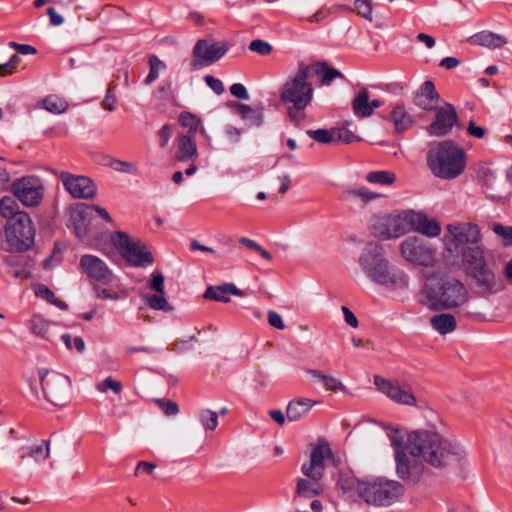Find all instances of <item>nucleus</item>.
Listing matches in <instances>:
<instances>
[{
    "label": "nucleus",
    "mask_w": 512,
    "mask_h": 512,
    "mask_svg": "<svg viewBox=\"0 0 512 512\" xmlns=\"http://www.w3.org/2000/svg\"><path fill=\"white\" fill-rule=\"evenodd\" d=\"M457 123L458 114L455 107L445 103L444 106L436 109L435 120L427 127V131L432 136H445Z\"/></svg>",
    "instance_id": "obj_16"
},
{
    "label": "nucleus",
    "mask_w": 512,
    "mask_h": 512,
    "mask_svg": "<svg viewBox=\"0 0 512 512\" xmlns=\"http://www.w3.org/2000/svg\"><path fill=\"white\" fill-rule=\"evenodd\" d=\"M204 81L217 95H221L224 92V85L221 80L211 75H206Z\"/></svg>",
    "instance_id": "obj_55"
},
{
    "label": "nucleus",
    "mask_w": 512,
    "mask_h": 512,
    "mask_svg": "<svg viewBox=\"0 0 512 512\" xmlns=\"http://www.w3.org/2000/svg\"><path fill=\"white\" fill-rule=\"evenodd\" d=\"M447 230L449 236L445 238V247L451 254H459L468 247L467 244H476L481 237L478 225L473 223L449 224Z\"/></svg>",
    "instance_id": "obj_10"
},
{
    "label": "nucleus",
    "mask_w": 512,
    "mask_h": 512,
    "mask_svg": "<svg viewBox=\"0 0 512 512\" xmlns=\"http://www.w3.org/2000/svg\"><path fill=\"white\" fill-rule=\"evenodd\" d=\"M414 104L422 110H434L439 102V94L432 81H425L414 94Z\"/></svg>",
    "instance_id": "obj_22"
},
{
    "label": "nucleus",
    "mask_w": 512,
    "mask_h": 512,
    "mask_svg": "<svg viewBox=\"0 0 512 512\" xmlns=\"http://www.w3.org/2000/svg\"><path fill=\"white\" fill-rule=\"evenodd\" d=\"M341 310L343 312L345 322L349 326H351L353 328H357L359 323H358V320H357L356 316L354 315V313L346 306H342Z\"/></svg>",
    "instance_id": "obj_64"
},
{
    "label": "nucleus",
    "mask_w": 512,
    "mask_h": 512,
    "mask_svg": "<svg viewBox=\"0 0 512 512\" xmlns=\"http://www.w3.org/2000/svg\"><path fill=\"white\" fill-rule=\"evenodd\" d=\"M148 306L154 310L161 311H172V307L169 305L167 300L163 297V294L157 295H149L145 297Z\"/></svg>",
    "instance_id": "obj_46"
},
{
    "label": "nucleus",
    "mask_w": 512,
    "mask_h": 512,
    "mask_svg": "<svg viewBox=\"0 0 512 512\" xmlns=\"http://www.w3.org/2000/svg\"><path fill=\"white\" fill-rule=\"evenodd\" d=\"M374 384L380 392L386 394L391 400L397 403L405 405L415 404L414 395L410 391L403 389L398 383L391 382L376 375L374 376Z\"/></svg>",
    "instance_id": "obj_18"
},
{
    "label": "nucleus",
    "mask_w": 512,
    "mask_h": 512,
    "mask_svg": "<svg viewBox=\"0 0 512 512\" xmlns=\"http://www.w3.org/2000/svg\"><path fill=\"white\" fill-rule=\"evenodd\" d=\"M192 135L179 134L177 136V149L175 159L178 161H188L195 159L198 155L196 143Z\"/></svg>",
    "instance_id": "obj_25"
},
{
    "label": "nucleus",
    "mask_w": 512,
    "mask_h": 512,
    "mask_svg": "<svg viewBox=\"0 0 512 512\" xmlns=\"http://www.w3.org/2000/svg\"><path fill=\"white\" fill-rule=\"evenodd\" d=\"M335 141H339L345 144L357 142L360 138L347 128L334 129Z\"/></svg>",
    "instance_id": "obj_47"
},
{
    "label": "nucleus",
    "mask_w": 512,
    "mask_h": 512,
    "mask_svg": "<svg viewBox=\"0 0 512 512\" xmlns=\"http://www.w3.org/2000/svg\"><path fill=\"white\" fill-rule=\"evenodd\" d=\"M12 192L23 205L32 207L41 202L43 185L38 177L26 176L13 182Z\"/></svg>",
    "instance_id": "obj_14"
},
{
    "label": "nucleus",
    "mask_w": 512,
    "mask_h": 512,
    "mask_svg": "<svg viewBox=\"0 0 512 512\" xmlns=\"http://www.w3.org/2000/svg\"><path fill=\"white\" fill-rule=\"evenodd\" d=\"M427 165L432 174L443 180H453L466 168V153L453 140H444L427 152Z\"/></svg>",
    "instance_id": "obj_3"
},
{
    "label": "nucleus",
    "mask_w": 512,
    "mask_h": 512,
    "mask_svg": "<svg viewBox=\"0 0 512 512\" xmlns=\"http://www.w3.org/2000/svg\"><path fill=\"white\" fill-rule=\"evenodd\" d=\"M389 119L393 122L395 131L403 133L410 129L414 124V119L406 111L403 105H396L389 115Z\"/></svg>",
    "instance_id": "obj_30"
},
{
    "label": "nucleus",
    "mask_w": 512,
    "mask_h": 512,
    "mask_svg": "<svg viewBox=\"0 0 512 512\" xmlns=\"http://www.w3.org/2000/svg\"><path fill=\"white\" fill-rule=\"evenodd\" d=\"M93 207L86 203L70 206V220L77 238L83 239L92 220Z\"/></svg>",
    "instance_id": "obj_19"
},
{
    "label": "nucleus",
    "mask_w": 512,
    "mask_h": 512,
    "mask_svg": "<svg viewBox=\"0 0 512 512\" xmlns=\"http://www.w3.org/2000/svg\"><path fill=\"white\" fill-rule=\"evenodd\" d=\"M394 447L396 473L399 478L417 482L422 473L423 465L416 459L421 457L435 468H449L460 465L466 458L464 449L434 431H414L409 434L407 448L410 458L403 447V439L398 435L391 436Z\"/></svg>",
    "instance_id": "obj_1"
},
{
    "label": "nucleus",
    "mask_w": 512,
    "mask_h": 512,
    "mask_svg": "<svg viewBox=\"0 0 512 512\" xmlns=\"http://www.w3.org/2000/svg\"><path fill=\"white\" fill-rule=\"evenodd\" d=\"M172 136V127L169 124L164 125L158 132L159 143L161 147H165Z\"/></svg>",
    "instance_id": "obj_60"
},
{
    "label": "nucleus",
    "mask_w": 512,
    "mask_h": 512,
    "mask_svg": "<svg viewBox=\"0 0 512 512\" xmlns=\"http://www.w3.org/2000/svg\"><path fill=\"white\" fill-rule=\"evenodd\" d=\"M389 233L392 238H398L412 230L411 210L398 215H387Z\"/></svg>",
    "instance_id": "obj_24"
},
{
    "label": "nucleus",
    "mask_w": 512,
    "mask_h": 512,
    "mask_svg": "<svg viewBox=\"0 0 512 512\" xmlns=\"http://www.w3.org/2000/svg\"><path fill=\"white\" fill-rule=\"evenodd\" d=\"M467 276L470 279L472 289L479 295H491L502 288L500 278L488 263L467 270Z\"/></svg>",
    "instance_id": "obj_11"
},
{
    "label": "nucleus",
    "mask_w": 512,
    "mask_h": 512,
    "mask_svg": "<svg viewBox=\"0 0 512 512\" xmlns=\"http://www.w3.org/2000/svg\"><path fill=\"white\" fill-rule=\"evenodd\" d=\"M110 166L119 172L136 174V166L131 162H125L117 159H111Z\"/></svg>",
    "instance_id": "obj_51"
},
{
    "label": "nucleus",
    "mask_w": 512,
    "mask_h": 512,
    "mask_svg": "<svg viewBox=\"0 0 512 512\" xmlns=\"http://www.w3.org/2000/svg\"><path fill=\"white\" fill-rule=\"evenodd\" d=\"M33 290L37 297L43 298L61 309L64 307L63 303L55 297L54 292L44 284H36Z\"/></svg>",
    "instance_id": "obj_45"
},
{
    "label": "nucleus",
    "mask_w": 512,
    "mask_h": 512,
    "mask_svg": "<svg viewBox=\"0 0 512 512\" xmlns=\"http://www.w3.org/2000/svg\"><path fill=\"white\" fill-rule=\"evenodd\" d=\"M156 403L166 416H174L179 412L178 404L174 401L157 399Z\"/></svg>",
    "instance_id": "obj_52"
},
{
    "label": "nucleus",
    "mask_w": 512,
    "mask_h": 512,
    "mask_svg": "<svg viewBox=\"0 0 512 512\" xmlns=\"http://www.w3.org/2000/svg\"><path fill=\"white\" fill-rule=\"evenodd\" d=\"M307 373L317 382L322 383L325 389L328 391H346V387L344 386V384L340 380L331 375H326L322 371L317 369H310L308 370Z\"/></svg>",
    "instance_id": "obj_34"
},
{
    "label": "nucleus",
    "mask_w": 512,
    "mask_h": 512,
    "mask_svg": "<svg viewBox=\"0 0 512 512\" xmlns=\"http://www.w3.org/2000/svg\"><path fill=\"white\" fill-rule=\"evenodd\" d=\"M423 304L434 311L450 310L464 305L469 298L468 290L458 279H442L435 284H426L423 289Z\"/></svg>",
    "instance_id": "obj_4"
},
{
    "label": "nucleus",
    "mask_w": 512,
    "mask_h": 512,
    "mask_svg": "<svg viewBox=\"0 0 512 512\" xmlns=\"http://www.w3.org/2000/svg\"><path fill=\"white\" fill-rule=\"evenodd\" d=\"M430 324L434 330L441 335H446L456 329V319L452 314L441 313L430 319Z\"/></svg>",
    "instance_id": "obj_32"
},
{
    "label": "nucleus",
    "mask_w": 512,
    "mask_h": 512,
    "mask_svg": "<svg viewBox=\"0 0 512 512\" xmlns=\"http://www.w3.org/2000/svg\"><path fill=\"white\" fill-rule=\"evenodd\" d=\"M357 491L366 503L389 506L402 495L403 486L393 480L361 481L358 482Z\"/></svg>",
    "instance_id": "obj_8"
},
{
    "label": "nucleus",
    "mask_w": 512,
    "mask_h": 512,
    "mask_svg": "<svg viewBox=\"0 0 512 512\" xmlns=\"http://www.w3.org/2000/svg\"><path fill=\"white\" fill-rule=\"evenodd\" d=\"M230 92L233 96L241 100H248L250 98L246 87L241 83H234L231 85Z\"/></svg>",
    "instance_id": "obj_57"
},
{
    "label": "nucleus",
    "mask_w": 512,
    "mask_h": 512,
    "mask_svg": "<svg viewBox=\"0 0 512 512\" xmlns=\"http://www.w3.org/2000/svg\"><path fill=\"white\" fill-rule=\"evenodd\" d=\"M366 180L370 183L389 185L395 180V175L388 171H374L366 176Z\"/></svg>",
    "instance_id": "obj_44"
},
{
    "label": "nucleus",
    "mask_w": 512,
    "mask_h": 512,
    "mask_svg": "<svg viewBox=\"0 0 512 512\" xmlns=\"http://www.w3.org/2000/svg\"><path fill=\"white\" fill-rule=\"evenodd\" d=\"M73 346L79 353H83L85 350V342L81 337H75L73 340L69 334H66V348H71Z\"/></svg>",
    "instance_id": "obj_61"
},
{
    "label": "nucleus",
    "mask_w": 512,
    "mask_h": 512,
    "mask_svg": "<svg viewBox=\"0 0 512 512\" xmlns=\"http://www.w3.org/2000/svg\"><path fill=\"white\" fill-rule=\"evenodd\" d=\"M306 134L312 138L313 140L322 143V144H331L335 142L334 129H317V130H307Z\"/></svg>",
    "instance_id": "obj_43"
},
{
    "label": "nucleus",
    "mask_w": 512,
    "mask_h": 512,
    "mask_svg": "<svg viewBox=\"0 0 512 512\" xmlns=\"http://www.w3.org/2000/svg\"><path fill=\"white\" fill-rule=\"evenodd\" d=\"M114 87L115 85L113 83L109 84L105 98L101 103L102 107L108 111H113L116 108L117 98L114 92Z\"/></svg>",
    "instance_id": "obj_50"
},
{
    "label": "nucleus",
    "mask_w": 512,
    "mask_h": 512,
    "mask_svg": "<svg viewBox=\"0 0 512 512\" xmlns=\"http://www.w3.org/2000/svg\"><path fill=\"white\" fill-rule=\"evenodd\" d=\"M411 225L412 230L428 237H436L441 233V226L439 222L428 218L426 214L421 212L411 211Z\"/></svg>",
    "instance_id": "obj_23"
},
{
    "label": "nucleus",
    "mask_w": 512,
    "mask_h": 512,
    "mask_svg": "<svg viewBox=\"0 0 512 512\" xmlns=\"http://www.w3.org/2000/svg\"><path fill=\"white\" fill-rule=\"evenodd\" d=\"M149 67V73L145 78L146 84L153 83L159 77L160 72L166 69V64L158 56L151 55L149 57Z\"/></svg>",
    "instance_id": "obj_39"
},
{
    "label": "nucleus",
    "mask_w": 512,
    "mask_h": 512,
    "mask_svg": "<svg viewBox=\"0 0 512 512\" xmlns=\"http://www.w3.org/2000/svg\"><path fill=\"white\" fill-rule=\"evenodd\" d=\"M467 133L477 139H482L485 137L487 130L482 126H478L474 121H470L467 126Z\"/></svg>",
    "instance_id": "obj_56"
},
{
    "label": "nucleus",
    "mask_w": 512,
    "mask_h": 512,
    "mask_svg": "<svg viewBox=\"0 0 512 512\" xmlns=\"http://www.w3.org/2000/svg\"><path fill=\"white\" fill-rule=\"evenodd\" d=\"M469 42L472 45H479L490 49L499 48L508 43L504 36L486 30L471 36Z\"/></svg>",
    "instance_id": "obj_26"
},
{
    "label": "nucleus",
    "mask_w": 512,
    "mask_h": 512,
    "mask_svg": "<svg viewBox=\"0 0 512 512\" xmlns=\"http://www.w3.org/2000/svg\"><path fill=\"white\" fill-rule=\"evenodd\" d=\"M66 191L74 198L92 199L95 197L97 189L89 177L66 172Z\"/></svg>",
    "instance_id": "obj_17"
},
{
    "label": "nucleus",
    "mask_w": 512,
    "mask_h": 512,
    "mask_svg": "<svg viewBox=\"0 0 512 512\" xmlns=\"http://www.w3.org/2000/svg\"><path fill=\"white\" fill-rule=\"evenodd\" d=\"M311 74V66L300 64L294 76L283 85L280 98L285 103L307 107L313 99V86L308 81Z\"/></svg>",
    "instance_id": "obj_6"
},
{
    "label": "nucleus",
    "mask_w": 512,
    "mask_h": 512,
    "mask_svg": "<svg viewBox=\"0 0 512 512\" xmlns=\"http://www.w3.org/2000/svg\"><path fill=\"white\" fill-rule=\"evenodd\" d=\"M198 418L206 431H214L218 426V414L210 409H202Z\"/></svg>",
    "instance_id": "obj_40"
},
{
    "label": "nucleus",
    "mask_w": 512,
    "mask_h": 512,
    "mask_svg": "<svg viewBox=\"0 0 512 512\" xmlns=\"http://www.w3.org/2000/svg\"><path fill=\"white\" fill-rule=\"evenodd\" d=\"M49 444L50 440H42L41 442L30 446L27 454H22L20 458L24 460L26 456H29L35 461L45 460L50 454Z\"/></svg>",
    "instance_id": "obj_37"
},
{
    "label": "nucleus",
    "mask_w": 512,
    "mask_h": 512,
    "mask_svg": "<svg viewBox=\"0 0 512 512\" xmlns=\"http://www.w3.org/2000/svg\"><path fill=\"white\" fill-rule=\"evenodd\" d=\"M268 323L272 327H274L276 329H279V330H283L285 328V325H284V322L282 320V317L280 316V314H278L274 310H269L268 311Z\"/></svg>",
    "instance_id": "obj_59"
},
{
    "label": "nucleus",
    "mask_w": 512,
    "mask_h": 512,
    "mask_svg": "<svg viewBox=\"0 0 512 512\" xmlns=\"http://www.w3.org/2000/svg\"><path fill=\"white\" fill-rule=\"evenodd\" d=\"M355 10L357 14L365 19H371L372 15V0H356Z\"/></svg>",
    "instance_id": "obj_49"
},
{
    "label": "nucleus",
    "mask_w": 512,
    "mask_h": 512,
    "mask_svg": "<svg viewBox=\"0 0 512 512\" xmlns=\"http://www.w3.org/2000/svg\"><path fill=\"white\" fill-rule=\"evenodd\" d=\"M47 14L49 16L50 24L53 26H60L64 22V17L57 12L54 7H49L47 9Z\"/></svg>",
    "instance_id": "obj_63"
},
{
    "label": "nucleus",
    "mask_w": 512,
    "mask_h": 512,
    "mask_svg": "<svg viewBox=\"0 0 512 512\" xmlns=\"http://www.w3.org/2000/svg\"><path fill=\"white\" fill-rule=\"evenodd\" d=\"M359 265L367 278L375 284L392 289H403L408 285V276L400 268L390 265L380 243L366 244L359 257Z\"/></svg>",
    "instance_id": "obj_2"
},
{
    "label": "nucleus",
    "mask_w": 512,
    "mask_h": 512,
    "mask_svg": "<svg viewBox=\"0 0 512 512\" xmlns=\"http://www.w3.org/2000/svg\"><path fill=\"white\" fill-rule=\"evenodd\" d=\"M456 255L461 256L466 271L488 263L484 257L483 249L479 246L466 247Z\"/></svg>",
    "instance_id": "obj_28"
},
{
    "label": "nucleus",
    "mask_w": 512,
    "mask_h": 512,
    "mask_svg": "<svg viewBox=\"0 0 512 512\" xmlns=\"http://www.w3.org/2000/svg\"><path fill=\"white\" fill-rule=\"evenodd\" d=\"M17 201L11 196H4L0 200V214L9 220H13L22 211H19Z\"/></svg>",
    "instance_id": "obj_38"
},
{
    "label": "nucleus",
    "mask_w": 512,
    "mask_h": 512,
    "mask_svg": "<svg viewBox=\"0 0 512 512\" xmlns=\"http://www.w3.org/2000/svg\"><path fill=\"white\" fill-rule=\"evenodd\" d=\"M41 106L45 110L54 113L61 114L64 112V101L57 95H48L41 101Z\"/></svg>",
    "instance_id": "obj_41"
},
{
    "label": "nucleus",
    "mask_w": 512,
    "mask_h": 512,
    "mask_svg": "<svg viewBox=\"0 0 512 512\" xmlns=\"http://www.w3.org/2000/svg\"><path fill=\"white\" fill-rule=\"evenodd\" d=\"M110 240L130 266L144 268L153 264V256L142 241L134 240L122 231L113 232Z\"/></svg>",
    "instance_id": "obj_7"
},
{
    "label": "nucleus",
    "mask_w": 512,
    "mask_h": 512,
    "mask_svg": "<svg viewBox=\"0 0 512 512\" xmlns=\"http://www.w3.org/2000/svg\"><path fill=\"white\" fill-rule=\"evenodd\" d=\"M311 66V71L320 77L322 85H330L336 78H344V75L337 69L329 67L326 62H318Z\"/></svg>",
    "instance_id": "obj_33"
},
{
    "label": "nucleus",
    "mask_w": 512,
    "mask_h": 512,
    "mask_svg": "<svg viewBox=\"0 0 512 512\" xmlns=\"http://www.w3.org/2000/svg\"><path fill=\"white\" fill-rule=\"evenodd\" d=\"M352 111L358 118L370 117L374 109L380 108L382 102L378 99L370 100V93L367 88H361L352 100Z\"/></svg>",
    "instance_id": "obj_20"
},
{
    "label": "nucleus",
    "mask_w": 512,
    "mask_h": 512,
    "mask_svg": "<svg viewBox=\"0 0 512 512\" xmlns=\"http://www.w3.org/2000/svg\"><path fill=\"white\" fill-rule=\"evenodd\" d=\"M402 257L409 262L432 266L435 261V251L425 240L418 237H408L400 245Z\"/></svg>",
    "instance_id": "obj_12"
},
{
    "label": "nucleus",
    "mask_w": 512,
    "mask_h": 512,
    "mask_svg": "<svg viewBox=\"0 0 512 512\" xmlns=\"http://www.w3.org/2000/svg\"><path fill=\"white\" fill-rule=\"evenodd\" d=\"M79 269L87 278L102 285H109L116 279L114 272L108 264L96 255H82L79 260Z\"/></svg>",
    "instance_id": "obj_13"
},
{
    "label": "nucleus",
    "mask_w": 512,
    "mask_h": 512,
    "mask_svg": "<svg viewBox=\"0 0 512 512\" xmlns=\"http://www.w3.org/2000/svg\"><path fill=\"white\" fill-rule=\"evenodd\" d=\"M230 294L236 296L243 295L242 291L233 283H227L221 286H209L204 293V298L227 303L230 301Z\"/></svg>",
    "instance_id": "obj_27"
},
{
    "label": "nucleus",
    "mask_w": 512,
    "mask_h": 512,
    "mask_svg": "<svg viewBox=\"0 0 512 512\" xmlns=\"http://www.w3.org/2000/svg\"><path fill=\"white\" fill-rule=\"evenodd\" d=\"M95 295L99 299L103 300H117L119 298V294L115 291H111L106 288H102L99 286L94 287Z\"/></svg>",
    "instance_id": "obj_54"
},
{
    "label": "nucleus",
    "mask_w": 512,
    "mask_h": 512,
    "mask_svg": "<svg viewBox=\"0 0 512 512\" xmlns=\"http://www.w3.org/2000/svg\"><path fill=\"white\" fill-rule=\"evenodd\" d=\"M249 50L259 55L266 56L272 52V46L264 40L256 39L250 42Z\"/></svg>",
    "instance_id": "obj_48"
},
{
    "label": "nucleus",
    "mask_w": 512,
    "mask_h": 512,
    "mask_svg": "<svg viewBox=\"0 0 512 512\" xmlns=\"http://www.w3.org/2000/svg\"><path fill=\"white\" fill-rule=\"evenodd\" d=\"M369 228L375 237L383 240L391 239V233H389L388 228L387 215L373 216L370 220Z\"/></svg>",
    "instance_id": "obj_35"
},
{
    "label": "nucleus",
    "mask_w": 512,
    "mask_h": 512,
    "mask_svg": "<svg viewBox=\"0 0 512 512\" xmlns=\"http://www.w3.org/2000/svg\"><path fill=\"white\" fill-rule=\"evenodd\" d=\"M6 241L11 251L22 252L30 249L35 240V227L26 212L9 220L5 228Z\"/></svg>",
    "instance_id": "obj_9"
},
{
    "label": "nucleus",
    "mask_w": 512,
    "mask_h": 512,
    "mask_svg": "<svg viewBox=\"0 0 512 512\" xmlns=\"http://www.w3.org/2000/svg\"><path fill=\"white\" fill-rule=\"evenodd\" d=\"M61 260L62 259H61L60 251L56 248L54 250L53 254L44 260L43 267L47 270L51 269L54 266H58L61 263Z\"/></svg>",
    "instance_id": "obj_62"
},
{
    "label": "nucleus",
    "mask_w": 512,
    "mask_h": 512,
    "mask_svg": "<svg viewBox=\"0 0 512 512\" xmlns=\"http://www.w3.org/2000/svg\"><path fill=\"white\" fill-rule=\"evenodd\" d=\"M316 404L308 398H298L289 402L286 416L289 421H298L305 416Z\"/></svg>",
    "instance_id": "obj_29"
},
{
    "label": "nucleus",
    "mask_w": 512,
    "mask_h": 512,
    "mask_svg": "<svg viewBox=\"0 0 512 512\" xmlns=\"http://www.w3.org/2000/svg\"><path fill=\"white\" fill-rule=\"evenodd\" d=\"M343 194H344L346 199L354 200V201L359 200L363 204H367L368 202H370V201H372V200H374V199L379 197V194L370 191L366 187L347 188L343 192Z\"/></svg>",
    "instance_id": "obj_36"
},
{
    "label": "nucleus",
    "mask_w": 512,
    "mask_h": 512,
    "mask_svg": "<svg viewBox=\"0 0 512 512\" xmlns=\"http://www.w3.org/2000/svg\"><path fill=\"white\" fill-rule=\"evenodd\" d=\"M164 276L161 273L152 275L150 287L159 294H164Z\"/></svg>",
    "instance_id": "obj_58"
},
{
    "label": "nucleus",
    "mask_w": 512,
    "mask_h": 512,
    "mask_svg": "<svg viewBox=\"0 0 512 512\" xmlns=\"http://www.w3.org/2000/svg\"><path fill=\"white\" fill-rule=\"evenodd\" d=\"M332 456V450L326 440H319L316 445L312 446L309 462L304 463L301 467V472L308 479H298L296 488L298 495L309 498L322 492L319 481L324 475V461Z\"/></svg>",
    "instance_id": "obj_5"
},
{
    "label": "nucleus",
    "mask_w": 512,
    "mask_h": 512,
    "mask_svg": "<svg viewBox=\"0 0 512 512\" xmlns=\"http://www.w3.org/2000/svg\"><path fill=\"white\" fill-rule=\"evenodd\" d=\"M49 371L39 370V378L45 398L56 406H61V376L58 373L48 377Z\"/></svg>",
    "instance_id": "obj_21"
},
{
    "label": "nucleus",
    "mask_w": 512,
    "mask_h": 512,
    "mask_svg": "<svg viewBox=\"0 0 512 512\" xmlns=\"http://www.w3.org/2000/svg\"><path fill=\"white\" fill-rule=\"evenodd\" d=\"M236 111L251 126H260L263 123V107H251L247 104L236 103Z\"/></svg>",
    "instance_id": "obj_31"
},
{
    "label": "nucleus",
    "mask_w": 512,
    "mask_h": 512,
    "mask_svg": "<svg viewBox=\"0 0 512 512\" xmlns=\"http://www.w3.org/2000/svg\"><path fill=\"white\" fill-rule=\"evenodd\" d=\"M227 51L228 48L223 42L211 43L205 39H200L193 48L192 66L194 69L208 66L222 58Z\"/></svg>",
    "instance_id": "obj_15"
},
{
    "label": "nucleus",
    "mask_w": 512,
    "mask_h": 512,
    "mask_svg": "<svg viewBox=\"0 0 512 512\" xmlns=\"http://www.w3.org/2000/svg\"><path fill=\"white\" fill-rule=\"evenodd\" d=\"M493 231L505 241V245H512V226L496 224Z\"/></svg>",
    "instance_id": "obj_53"
},
{
    "label": "nucleus",
    "mask_w": 512,
    "mask_h": 512,
    "mask_svg": "<svg viewBox=\"0 0 512 512\" xmlns=\"http://www.w3.org/2000/svg\"><path fill=\"white\" fill-rule=\"evenodd\" d=\"M179 122L183 127L189 129L188 135L194 136L198 130L201 120L190 112H182L179 115Z\"/></svg>",
    "instance_id": "obj_42"
}]
</instances>
